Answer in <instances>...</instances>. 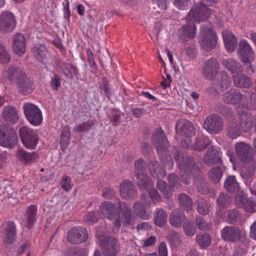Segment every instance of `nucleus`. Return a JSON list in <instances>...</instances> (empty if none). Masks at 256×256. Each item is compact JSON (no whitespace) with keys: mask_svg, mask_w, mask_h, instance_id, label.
I'll list each match as a JSON object with an SVG mask.
<instances>
[{"mask_svg":"<svg viewBox=\"0 0 256 256\" xmlns=\"http://www.w3.org/2000/svg\"><path fill=\"white\" fill-rule=\"evenodd\" d=\"M98 212H90L86 216L85 220L88 224H92L98 221Z\"/></svg>","mask_w":256,"mask_h":256,"instance_id":"nucleus-60","label":"nucleus"},{"mask_svg":"<svg viewBox=\"0 0 256 256\" xmlns=\"http://www.w3.org/2000/svg\"><path fill=\"white\" fill-rule=\"evenodd\" d=\"M196 240L202 248H206L210 245L212 238L208 233L204 232L198 234L196 236Z\"/></svg>","mask_w":256,"mask_h":256,"instance_id":"nucleus-41","label":"nucleus"},{"mask_svg":"<svg viewBox=\"0 0 256 256\" xmlns=\"http://www.w3.org/2000/svg\"><path fill=\"white\" fill-rule=\"evenodd\" d=\"M24 114L28 122L32 126H40L43 121L42 112L40 108L31 102H24L22 106Z\"/></svg>","mask_w":256,"mask_h":256,"instance_id":"nucleus-2","label":"nucleus"},{"mask_svg":"<svg viewBox=\"0 0 256 256\" xmlns=\"http://www.w3.org/2000/svg\"><path fill=\"white\" fill-rule=\"evenodd\" d=\"M100 210L104 217L108 219L114 220L119 216L120 210L118 208V203L116 206L108 201H104L102 202Z\"/></svg>","mask_w":256,"mask_h":256,"instance_id":"nucleus-20","label":"nucleus"},{"mask_svg":"<svg viewBox=\"0 0 256 256\" xmlns=\"http://www.w3.org/2000/svg\"><path fill=\"white\" fill-rule=\"evenodd\" d=\"M247 198L244 195L238 194L235 196L234 204L237 207L244 208Z\"/></svg>","mask_w":256,"mask_h":256,"instance_id":"nucleus-63","label":"nucleus"},{"mask_svg":"<svg viewBox=\"0 0 256 256\" xmlns=\"http://www.w3.org/2000/svg\"><path fill=\"white\" fill-rule=\"evenodd\" d=\"M222 64L232 72H242L243 71L240 64L234 59L228 58L222 61Z\"/></svg>","mask_w":256,"mask_h":256,"instance_id":"nucleus-35","label":"nucleus"},{"mask_svg":"<svg viewBox=\"0 0 256 256\" xmlns=\"http://www.w3.org/2000/svg\"><path fill=\"white\" fill-rule=\"evenodd\" d=\"M218 84L219 88L222 90L228 88L231 83L230 78L228 76L227 73L224 71L220 73V76L214 82Z\"/></svg>","mask_w":256,"mask_h":256,"instance_id":"nucleus-40","label":"nucleus"},{"mask_svg":"<svg viewBox=\"0 0 256 256\" xmlns=\"http://www.w3.org/2000/svg\"><path fill=\"white\" fill-rule=\"evenodd\" d=\"M240 130L238 124L234 120L230 122L227 128L228 136L234 139L240 136Z\"/></svg>","mask_w":256,"mask_h":256,"instance_id":"nucleus-42","label":"nucleus"},{"mask_svg":"<svg viewBox=\"0 0 256 256\" xmlns=\"http://www.w3.org/2000/svg\"><path fill=\"white\" fill-rule=\"evenodd\" d=\"M225 216L227 222L230 224H234L240 218V214L236 209L226 210L225 212Z\"/></svg>","mask_w":256,"mask_h":256,"instance_id":"nucleus-46","label":"nucleus"},{"mask_svg":"<svg viewBox=\"0 0 256 256\" xmlns=\"http://www.w3.org/2000/svg\"><path fill=\"white\" fill-rule=\"evenodd\" d=\"M180 206L186 211L192 209L193 202L192 199L184 193L180 194L178 196Z\"/></svg>","mask_w":256,"mask_h":256,"instance_id":"nucleus-38","label":"nucleus"},{"mask_svg":"<svg viewBox=\"0 0 256 256\" xmlns=\"http://www.w3.org/2000/svg\"><path fill=\"white\" fill-rule=\"evenodd\" d=\"M184 232L188 236H192L196 233V228L190 222H186L183 225Z\"/></svg>","mask_w":256,"mask_h":256,"instance_id":"nucleus-54","label":"nucleus"},{"mask_svg":"<svg viewBox=\"0 0 256 256\" xmlns=\"http://www.w3.org/2000/svg\"><path fill=\"white\" fill-rule=\"evenodd\" d=\"M61 78L58 74H55L53 77H52L50 82L52 88L55 91H57L61 86Z\"/></svg>","mask_w":256,"mask_h":256,"instance_id":"nucleus-59","label":"nucleus"},{"mask_svg":"<svg viewBox=\"0 0 256 256\" xmlns=\"http://www.w3.org/2000/svg\"><path fill=\"white\" fill-rule=\"evenodd\" d=\"M26 74L25 72L18 66H10L6 72L8 80L12 84H16L20 80H22Z\"/></svg>","mask_w":256,"mask_h":256,"instance_id":"nucleus-25","label":"nucleus"},{"mask_svg":"<svg viewBox=\"0 0 256 256\" xmlns=\"http://www.w3.org/2000/svg\"><path fill=\"white\" fill-rule=\"evenodd\" d=\"M161 164L165 168L170 170L173 166V160L171 154L168 150L170 146L168 140L164 135V132L161 130Z\"/></svg>","mask_w":256,"mask_h":256,"instance_id":"nucleus-12","label":"nucleus"},{"mask_svg":"<svg viewBox=\"0 0 256 256\" xmlns=\"http://www.w3.org/2000/svg\"><path fill=\"white\" fill-rule=\"evenodd\" d=\"M223 100L228 104H239L244 99L243 94L236 88H232L222 94Z\"/></svg>","mask_w":256,"mask_h":256,"instance_id":"nucleus-24","label":"nucleus"},{"mask_svg":"<svg viewBox=\"0 0 256 256\" xmlns=\"http://www.w3.org/2000/svg\"><path fill=\"white\" fill-rule=\"evenodd\" d=\"M86 54L88 57V60L90 68L94 70H97V66L94 60V54L90 48L86 50Z\"/></svg>","mask_w":256,"mask_h":256,"instance_id":"nucleus-61","label":"nucleus"},{"mask_svg":"<svg viewBox=\"0 0 256 256\" xmlns=\"http://www.w3.org/2000/svg\"><path fill=\"white\" fill-rule=\"evenodd\" d=\"M240 125L245 132H248L254 124V116H252L249 114L242 113L240 114Z\"/></svg>","mask_w":256,"mask_h":256,"instance_id":"nucleus-36","label":"nucleus"},{"mask_svg":"<svg viewBox=\"0 0 256 256\" xmlns=\"http://www.w3.org/2000/svg\"><path fill=\"white\" fill-rule=\"evenodd\" d=\"M161 188L164 196L166 198H169L172 195V191L170 186L166 182L161 181Z\"/></svg>","mask_w":256,"mask_h":256,"instance_id":"nucleus-62","label":"nucleus"},{"mask_svg":"<svg viewBox=\"0 0 256 256\" xmlns=\"http://www.w3.org/2000/svg\"><path fill=\"white\" fill-rule=\"evenodd\" d=\"M118 208L120 213L122 212V220L124 225H131L134 222V217L128 204L120 200L118 202Z\"/></svg>","mask_w":256,"mask_h":256,"instance_id":"nucleus-18","label":"nucleus"},{"mask_svg":"<svg viewBox=\"0 0 256 256\" xmlns=\"http://www.w3.org/2000/svg\"><path fill=\"white\" fill-rule=\"evenodd\" d=\"M65 256H86L83 248L74 246L68 248L64 253Z\"/></svg>","mask_w":256,"mask_h":256,"instance_id":"nucleus-51","label":"nucleus"},{"mask_svg":"<svg viewBox=\"0 0 256 256\" xmlns=\"http://www.w3.org/2000/svg\"><path fill=\"white\" fill-rule=\"evenodd\" d=\"M220 234L224 241L235 242L240 239L242 232L238 226H226L221 230Z\"/></svg>","mask_w":256,"mask_h":256,"instance_id":"nucleus-17","label":"nucleus"},{"mask_svg":"<svg viewBox=\"0 0 256 256\" xmlns=\"http://www.w3.org/2000/svg\"><path fill=\"white\" fill-rule=\"evenodd\" d=\"M0 232L4 238L6 244H10L14 242L16 238V224L12 221L4 222L0 228Z\"/></svg>","mask_w":256,"mask_h":256,"instance_id":"nucleus-9","label":"nucleus"},{"mask_svg":"<svg viewBox=\"0 0 256 256\" xmlns=\"http://www.w3.org/2000/svg\"><path fill=\"white\" fill-rule=\"evenodd\" d=\"M222 36L226 50L230 52H233L238 44L236 36L228 30H222Z\"/></svg>","mask_w":256,"mask_h":256,"instance_id":"nucleus-29","label":"nucleus"},{"mask_svg":"<svg viewBox=\"0 0 256 256\" xmlns=\"http://www.w3.org/2000/svg\"><path fill=\"white\" fill-rule=\"evenodd\" d=\"M16 157L24 164H28L34 162L38 158V154L36 152H30L21 148L18 150Z\"/></svg>","mask_w":256,"mask_h":256,"instance_id":"nucleus-28","label":"nucleus"},{"mask_svg":"<svg viewBox=\"0 0 256 256\" xmlns=\"http://www.w3.org/2000/svg\"><path fill=\"white\" fill-rule=\"evenodd\" d=\"M195 186L197 190L204 194H208L210 192L208 184L203 178H196Z\"/></svg>","mask_w":256,"mask_h":256,"instance_id":"nucleus-47","label":"nucleus"},{"mask_svg":"<svg viewBox=\"0 0 256 256\" xmlns=\"http://www.w3.org/2000/svg\"><path fill=\"white\" fill-rule=\"evenodd\" d=\"M152 142L156 147V150L159 153L160 150V128H157L154 132L152 138Z\"/></svg>","mask_w":256,"mask_h":256,"instance_id":"nucleus-56","label":"nucleus"},{"mask_svg":"<svg viewBox=\"0 0 256 256\" xmlns=\"http://www.w3.org/2000/svg\"><path fill=\"white\" fill-rule=\"evenodd\" d=\"M94 124V120H89L86 122H82L81 124L74 126V130L78 132H84L90 130Z\"/></svg>","mask_w":256,"mask_h":256,"instance_id":"nucleus-48","label":"nucleus"},{"mask_svg":"<svg viewBox=\"0 0 256 256\" xmlns=\"http://www.w3.org/2000/svg\"><path fill=\"white\" fill-rule=\"evenodd\" d=\"M234 85L238 88H248L252 84L250 78L244 74H236L232 76Z\"/></svg>","mask_w":256,"mask_h":256,"instance_id":"nucleus-30","label":"nucleus"},{"mask_svg":"<svg viewBox=\"0 0 256 256\" xmlns=\"http://www.w3.org/2000/svg\"><path fill=\"white\" fill-rule=\"evenodd\" d=\"M210 144V140L208 138L202 135L198 136L192 145V148L194 150L202 151L204 150Z\"/></svg>","mask_w":256,"mask_h":256,"instance_id":"nucleus-39","label":"nucleus"},{"mask_svg":"<svg viewBox=\"0 0 256 256\" xmlns=\"http://www.w3.org/2000/svg\"><path fill=\"white\" fill-rule=\"evenodd\" d=\"M204 162L208 166L218 164L221 162V154L213 146L208 148L204 156Z\"/></svg>","mask_w":256,"mask_h":256,"instance_id":"nucleus-23","label":"nucleus"},{"mask_svg":"<svg viewBox=\"0 0 256 256\" xmlns=\"http://www.w3.org/2000/svg\"><path fill=\"white\" fill-rule=\"evenodd\" d=\"M222 91V90L219 88L218 84L214 82H212L210 86L206 89V93L212 96H216L220 92Z\"/></svg>","mask_w":256,"mask_h":256,"instance_id":"nucleus-55","label":"nucleus"},{"mask_svg":"<svg viewBox=\"0 0 256 256\" xmlns=\"http://www.w3.org/2000/svg\"><path fill=\"white\" fill-rule=\"evenodd\" d=\"M180 170L182 173V182L186 184H189L190 174L196 169V164L193 158L190 156H184L182 154L176 156Z\"/></svg>","mask_w":256,"mask_h":256,"instance_id":"nucleus-3","label":"nucleus"},{"mask_svg":"<svg viewBox=\"0 0 256 256\" xmlns=\"http://www.w3.org/2000/svg\"><path fill=\"white\" fill-rule=\"evenodd\" d=\"M210 204L204 200L198 202L197 206L198 212L202 215L207 214L210 211Z\"/></svg>","mask_w":256,"mask_h":256,"instance_id":"nucleus-52","label":"nucleus"},{"mask_svg":"<svg viewBox=\"0 0 256 256\" xmlns=\"http://www.w3.org/2000/svg\"><path fill=\"white\" fill-rule=\"evenodd\" d=\"M60 184L61 188L66 192L70 191L73 186L70 178L66 175L62 176Z\"/></svg>","mask_w":256,"mask_h":256,"instance_id":"nucleus-53","label":"nucleus"},{"mask_svg":"<svg viewBox=\"0 0 256 256\" xmlns=\"http://www.w3.org/2000/svg\"><path fill=\"white\" fill-rule=\"evenodd\" d=\"M246 103L247 108L250 109L256 110V96L254 94V96L252 95L246 98Z\"/></svg>","mask_w":256,"mask_h":256,"instance_id":"nucleus-64","label":"nucleus"},{"mask_svg":"<svg viewBox=\"0 0 256 256\" xmlns=\"http://www.w3.org/2000/svg\"><path fill=\"white\" fill-rule=\"evenodd\" d=\"M10 60V56L6 50L4 46L0 44V62L8 63Z\"/></svg>","mask_w":256,"mask_h":256,"instance_id":"nucleus-58","label":"nucleus"},{"mask_svg":"<svg viewBox=\"0 0 256 256\" xmlns=\"http://www.w3.org/2000/svg\"><path fill=\"white\" fill-rule=\"evenodd\" d=\"M234 149L236 155L242 162L248 163L252 161L254 154L250 145L239 142L235 144Z\"/></svg>","mask_w":256,"mask_h":256,"instance_id":"nucleus-8","label":"nucleus"},{"mask_svg":"<svg viewBox=\"0 0 256 256\" xmlns=\"http://www.w3.org/2000/svg\"><path fill=\"white\" fill-rule=\"evenodd\" d=\"M204 128L210 134H217L223 130V119L218 114H210L205 120Z\"/></svg>","mask_w":256,"mask_h":256,"instance_id":"nucleus-7","label":"nucleus"},{"mask_svg":"<svg viewBox=\"0 0 256 256\" xmlns=\"http://www.w3.org/2000/svg\"><path fill=\"white\" fill-rule=\"evenodd\" d=\"M220 68V64L216 58H209L204 64L202 74L206 80H212L216 78Z\"/></svg>","mask_w":256,"mask_h":256,"instance_id":"nucleus-15","label":"nucleus"},{"mask_svg":"<svg viewBox=\"0 0 256 256\" xmlns=\"http://www.w3.org/2000/svg\"><path fill=\"white\" fill-rule=\"evenodd\" d=\"M2 116L4 122L10 124H14L19 119L16 109L11 106H5L2 112Z\"/></svg>","mask_w":256,"mask_h":256,"instance_id":"nucleus-26","label":"nucleus"},{"mask_svg":"<svg viewBox=\"0 0 256 256\" xmlns=\"http://www.w3.org/2000/svg\"><path fill=\"white\" fill-rule=\"evenodd\" d=\"M232 198L227 194L222 192L217 198V203L220 207L226 208L232 202Z\"/></svg>","mask_w":256,"mask_h":256,"instance_id":"nucleus-50","label":"nucleus"},{"mask_svg":"<svg viewBox=\"0 0 256 256\" xmlns=\"http://www.w3.org/2000/svg\"><path fill=\"white\" fill-rule=\"evenodd\" d=\"M137 184L141 190L146 191L150 190L149 194L152 200L154 203L158 202L160 200V195L156 190L152 188L154 186L150 178L146 174L136 176Z\"/></svg>","mask_w":256,"mask_h":256,"instance_id":"nucleus-6","label":"nucleus"},{"mask_svg":"<svg viewBox=\"0 0 256 256\" xmlns=\"http://www.w3.org/2000/svg\"><path fill=\"white\" fill-rule=\"evenodd\" d=\"M208 175L214 183L216 184L218 182L222 175V168L220 166H218L212 168L208 172Z\"/></svg>","mask_w":256,"mask_h":256,"instance_id":"nucleus-45","label":"nucleus"},{"mask_svg":"<svg viewBox=\"0 0 256 256\" xmlns=\"http://www.w3.org/2000/svg\"><path fill=\"white\" fill-rule=\"evenodd\" d=\"M134 209L136 214L142 219L144 220L148 218L144 207L143 204L140 202H135Z\"/></svg>","mask_w":256,"mask_h":256,"instance_id":"nucleus-49","label":"nucleus"},{"mask_svg":"<svg viewBox=\"0 0 256 256\" xmlns=\"http://www.w3.org/2000/svg\"><path fill=\"white\" fill-rule=\"evenodd\" d=\"M102 252L106 256H116L120 250V244L116 238L108 236L102 240L99 238Z\"/></svg>","mask_w":256,"mask_h":256,"instance_id":"nucleus-10","label":"nucleus"},{"mask_svg":"<svg viewBox=\"0 0 256 256\" xmlns=\"http://www.w3.org/2000/svg\"><path fill=\"white\" fill-rule=\"evenodd\" d=\"M121 196L125 199L134 198L137 194L136 188L134 184L128 180L123 181L120 188Z\"/></svg>","mask_w":256,"mask_h":256,"instance_id":"nucleus-22","label":"nucleus"},{"mask_svg":"<svg viewBox=\"0 0 256 256\" xmlns=\"http://www.w3.org/2000/svg\"><path fill=\"white\" fill-rule=\"evenodd\" d=\"M17 142L18 136L14 128L0 129V146L12 148L16 144Z\"/></svg>","mask_w":256,"mask_h":256,"instance_id":"nucleus-14","label":"nucleus"},{"mask_svg":"<svg viewBox=\"0 0 256 256\" xmlns=\"http://www.w3.org/2000/svg\"><path fill=\"white\" fill-rule=\"evenodd\" d=\"M16 25V20L10 12L5 11L0 15V32L6 34L13 31Z\"/></svg>","mask_w":256,"mask_h":256,"instance_id":"nucleus-11","label":"nucleus"},{"mask_svg":"<svg viewBox=\"0 0 256 256\" xmlns=\"http://www.w3.org/2000/svg\"><path fill=\"white\" fill-rule=\"evenodd\" d=\"M87 230L81 226L72 228L68 232V241L72 244H79L85 242L88 238Z\"/></svg>","mask_w":256,"mask_h":256,"instance_id":"nucleus-13","label":"nucleus"},{"mask_svg":"<svg viewBox=\"0 0 256 256\" xmlns=\"http://www.w3.org/2000/svg\"><path fill=\"white\" fill-rule=\"evenodd\" d=\"M244 208L249 212L253 213L256 212V201L250 198H247Z\"/></svg>","mask_w":256,"mask_h":256,"instance_id":"nucleus-57","label":"nucleus"},{"mask_svg":"<svg viewBox=\"0 0 256 256\" xmlns=\"http://www.w3.org/2000/svg\"><path fill=\"white\" fill-rule=\"evenodd\" d=\"M185 220V215L183 211L176 208L174 210L170 216V224L176 228L180 227V224Z\"/></svg>","mask_w":256,"mask_h":256,"instance_id":"nucleus-33","label":"nucleus"},{"mask_svg":"<svg viewBox=\"0 0 256 256\" xmlns=\"http://www.w3.org/2000/svg\"><path fill=\"white\" fill-rule=\"evenodd\" d=\"M200 34V43L203 50L208 52L214 48L217 41V36L210 25L202 26Z\"/></svg>","mask_w":256,"mask_h":256,"instance_id":"nucleus-4","label":"nucleus"},{"mask_svg":"<svg viewBox=\"0 0 256 256\" xmlns=\"http://www.w3.org/2000/svg\"><path fill=\"white\" fill-rule=\"evenodd\" d=\"M237 54L244 64H248L252 72H254L250 63L254 60V52L247 41L242 40L239 42Z\"/></svg>","mask_w":256,"mask_h":256,"instance_id":"nucleus-5","label":"nucleus"},{"mask_svg":"<svg viewBox=\"0 0 256 256\" xmlns=\"http://www.w3.org/2000/svg\"><path fill=\"white\" fill-rule=\"evenodd\" d=\"M166 240L174 246L179 245L181 242V238L179 234L174 230H168L166 234Z\"/></svg>","mask_w":256,"mask_h":256,"instance_id":"nucleus-44","label":"nucleus"},{"mask_svg":"<svg viewBox=\"0 0 256 256\" xmlns=\"http://www.w3.org/2000/svg\"><path fill=\"white\" fill-rule=\"evenodd\" d=\"M25 38L21 34H16L14 37L13 41V50L16 54L22 55L26 51Z\"/></svg>","mask_w":256,"mask_h":256,"instance_id":"nucleus-31","label":"nucleus"},{"mask_svg":"<svg viewBox=\"0 0 256 256\" xmlns=\"http://www.w3.org/2000/svg\"><path fill=\"white\" fill-rule=\"evenodd\" d=\"M36 216L37 206L34 204L28 206L22 220L24 226L31 228L36 220Z\"/></svg>","mask_w":256,"mask_h":256,"instance_id":"nucleus-27","label":"nucleus"},{"mask_svg":"<svg viewBox=\"0 0 256 256\" xmlns=\"http://www.w3.org/2000/svg\"><path fill=\"white\" fill-rule=\"evenodd\" d=\"M18 132L22 144L26 148L33 150L36 148L39 138L36 130L28 126H22Z\"/></svg>","mask_w":256,"mask_h":256,"instance_id":"nucleus-1","label":"nucleus"},{"mask_svg":"<svg viewBox=\"0 0 256 256\" xmlns=\"http://www.w3.org/2000/svg\"><path fill=\"white\" fill-rule=\"evenodd\" d=\"M177 134L186 137H190L194 132L192 124L184 118L180 119L176 125Z\"/></svg>","mask_w":256,"mask_h":256,"instance_id":"nucleus-21","label":"nucleus"},{"mask_svg":"<svg viewBox=\"0 0 256 256\" xmlns=\"http://www.w3.org/2000/svg\"><path fill=\"white\" fill-rule=\"evenodd\" d=\"M134 173L136 176H139L140 174H145L147 164L142 158L136 160L134 162Z\"/></svg>","mask_w":256,"mask_h":256,"instance_id":"nucleus-43","label":"nucleus"},{"mask_svg":"<svg viewBox=\"0 0 256 256\" xmlns=\"http://www.w3.org/2000/svg\"><path fill=\"white\" fill-rule=\"evenodd\" d=\"M18 91L23 94H30L34 90V84L32 81L25 75L22 80H20L16 82Z\"/></svg>","mask_w":256,"mask_h":256,"instance_id":"nucleus-32","label":"nucleus"},{"mask_svg":"<svg viewBox=\"0 0 256 256\" xmlns=\"http://www.w3.org/2000/svg\"><path fill=\"white\" fill-rule=\"evenodd\" d=\"M224 188L228 192L234 193L238 192L240 186L236 176H228L224 182Z\"/></svg>","mask_w":256,"mask_h":256,"instance_id":"nucleus-34","label":"nucleus"},{"mask_svg":"<svg viewBox=\"0 0 256 256\" xmlns=\"http://www.w3.org/2000/svg\"><path fill=\"white\" fill-rule=\"evenodd\" d=\"M34 56L42 62L48 59V52L46 46L42 44H36L33 48Z\"/></svg>","mask_w":256,"mask_h":256,"instance_id":"nucleus-37","label":"nucleus"},{"mask_svg":"<svg viewBox=\"0 0 256 256\" xmlns=\"http://www.w3.org/2000/svg\"><path fill=\"white\" fill-rule=\"evenodd\" d=\"M210 14V9L202 2L198 4L189 12V16H192L194 19L197 22L206 20Z\"/></svg>","mask_w":256,"mask_h":256,"instance_id":"nucleus-16","label":"nucleus"},{"mask_svg":"<svg viewBox=\"0 0 256 256\" xmlns=\"http://www.w3.org/2000/svg\"><path fill=\"white\" fill-rule=\"evenodd\" d=\"M196 34V27L192 21L187 22L178 30L179 39L183 42L194 38Z\"/></svg>","mask_w":256,"mask_h":256,"instance_id":"nucleus-19","label":"nucleus"}]
</instances>
